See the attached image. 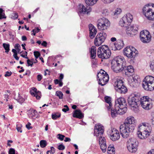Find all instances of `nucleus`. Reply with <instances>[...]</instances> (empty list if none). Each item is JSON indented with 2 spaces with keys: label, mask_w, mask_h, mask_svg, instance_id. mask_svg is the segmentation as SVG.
Here are the masks:
<instances>
[{
  "label": "nucleus",
  "mask_w": 154,
  "mask_h": 154,
  "mask_svg": "<svg viewBox=\"0 0 154 154\" xmlns=\"http://www.w3.org/2000/svg\"><path fill=\"white\" fill-rule=\"evenodd\" d=\"M136 120L132 116L128 117L125 120L124 123L120 125V132L124 138H127L130 133L133 132L136 126Z\"/></svg>",
  "instance_id": "obj_1"
},
{
  "label": "nucleus",
  "mask_w": 154,
  "mask_h": 154,
  "mask_svg": "<svg viewBox=\"0 0 154 154\" xmlns=\"http://www.w3.org/2000/svg\"><path fill=\"white\" fill-rule=\"evenodd\" d=\"M127 105L126 100L123 97H120L115 100L114 108H111V114L113 118L117 116L118 114L122 115L127 111Z\"/></svg>",
  "instance_id": "obj_2"
},
{
  "label": "nucleus",
  "mask_w": 154,
  "mask_h": 154,
  "mask_svg": "<svg viewBox=\"0 0 154 154\" xmlns=\"http://www.w3.org/2000/svg\"><path fill=\"white\" fill-rule=\"evenodd\" d=\"M126 61L124 58L121 56L114 58L111 62L112 69L116 73L123 71L124 67L126 65Z\"/></svg>",
  "instance_id": "obj_3"
},
{
  "label": "nucleus",
  "mask_w": 154,
  "mask_h": 154,
  "mask_svg": "<svg viewBox=\"0 0 154 154\" xmlns=\"http://www.w3.org/2000/svg\"><path fill=\"white\" fill-rule=\"evenodd\" d=\"M142 125L139 127L140 131L137 133L138 137L141 139H146L150 134L152 130V128L148 123H143Z\"/></svg>",
  "instance_id": "obj_4"
},
{
  "label": "nucleus",
  "mask_w": 154,
  "mask_h": 154,
  "mask_svg": "<svg viewBox=\"0 0 154 154\" xmlns=\"http://www.w3.org/2000/svg\"><path fill=\"white\" fill-rule=\"evenodd\" d=\"M142 86L146 90H154V77L150 75L146 76L143 81Z\"/></svg>",
  "instance_id": "obj_5"
},
{
  "label": "nucleus",
  "mask_w": 154,
  "mask_h": 154,
  "mask_svg": "<svg viewBox=\"0 0 154 154\" xmlns=\"http://www.w3.org/2000/svg\"><path fill=\"white\" fill-rule=\"evenodd\" d=\"M110 50L108 46L103 45L99 47L97 51L98 57L102 59H107L109 58L111 55Z\"/></svg>",
  "instance_id": "obj_6"
},
{
  "label": "nucleus",
  "mask_w": 154,
  "mask_h": 154,
  "mask_svg": "<svg viewBox=\"0 0 154 154\" xmlns=\"http://www.w3.org/2000/svg\"><path fill=\"white\" fill-rule=\"evenodd\" d=\"M140 98L139 97L135 94H132L128 98V102L131 109L136 110L138 106Z\"/></svg>",
  "instance_id": "obj_7"
},
{
  "label": "nucleus",
  "mask_w": 154,
  "mask_h": 154,
  "mask_svg": "<svg viewBox=\"0 0 154 154\" xmlns=\"http://www.w3.org/2000/svg\"><path fill=\"white\" fill-rule=\"evenodd\" d=\"M124 55L127 57L130 58L133 62L135 60V57L138 54V51L133 47H127L123 51Z\"/></svg>",
  "instance_id": "obj_8"
},
{
  "label": "nucleus",
  "mask_w": 154,
  "mask_h": 154,
  "mask_svg": "<svg viewBox=\"0 0 154 154\" xmlns=\"http://www.w3.org/2000/svg\"><path fill=\"white\" fill-rule=\"evenodd\" d=\"M114 86L116 91L119 93L125 94L127 92V88L124 85L123 82L121 79H117Z\"/></svg>",
  "instance_id": "obj_9"
},
{
  "label": "nucleus",
  "mask_w": 154,
  "mask_h": 154,
  "mask_svg": "<svg viewBox=\"0 0 154 154\" xmlns=\"http://www.w3.org/2000/svg\"><path fill=\"white\" fill-rule=\"evenodd\" d=\"M133 17L130 13H127L120 20L119 24L122 27H127L132 21Z\"/></svg>",
  "instance_id": "obj_10"
},
{
  "label": "nucleus",
  "mask_w": 154,
  "mask_h": 154,
  "mask_svg": "<svg viewBox=\"0 0 154 154\" xmlns=\"http://www.w3.org/2000/svg\"><path fill=\"white\" fill-rule=\"evenodd\" d=\"M109 21L105 17L99 19L97 21V27L100 30H106L110 26Z\"/></svg>",
  "instance_id": "obj_11"
},
{
  "label": "nucleus",
  "mask_w": 154,
  "mask_h": 154,
  "mask_svg": "<svg viewBox=\"0 0 154 154\" xmlns=\"http://www.w3.org/2000/svg\"><path fill=\"white\" fill-rule=\"evenodd\" d=\"M144 15L149 20H154V11L149 7V4L145 5L143 8Z\"/></svg>",
  "instance_id": "obj_12"
},
{
  "label": "nucleus",
  "mask_w": 154,
  "mask_h": 154,
  "mask_svg": "<svg viewBox=\"0 0 154 154\" xmlns=\"http://www.w3.org/2000/svg\"><path fill=\"white\" fill-rule=\"evenodd\" d=\"M143 99H140V103L142 107L145 109L148 110L152 107V100L149 97H143Z\"/></svg>",
  "instance_id": "obj_13"
},
{
  "label": "nucleus",
  "mask_w": 154,
  "mask_h": 154,
  "mask_svg": "<svg viewBox=\"0 0 154 154\" xmlns=\"http://www.w3.org/2000/svg\"><path fill=\"white\" fill-rule=\"evenodd\" d=\"M106 37V34L104 32L98 33L94 39V44L95 45L99 46L101 45L104 41Z\"/></svg>",
  "instance_id": "obj_14"
},
{
  "label": "nucleus",
  "mask_w": 154,
  "mask_h": 154,
  "mask_svg": "<svg viewBox=\"0 0 154 154\" xmlns=\"http://www.w3.org/2000/svg\"><path fill=\"white\" fill-rule=\"evenodd\" d=\"M141 40L144 43L149 42L151 40V36L148 31H143L140 32Z\"/></svg>",
  "instance_id": "obj_15"
},
{
  "label": "nucleus",
  "mask_w": 154,
  "mask_h": 154,
  "mask_svg": "<svg viewBox=\"0 0 154 154\" xmlns=\"http://www.w3.org/2000/svg\"><path fill=\"white\" fill-rule=\"evenodd\" d=\"M97 77L99 84L102 86L104 85L109 81V76L108 74H106L104 75L97 73Z\"/></svg>",
  "instance_id": "obj_16"
},
{
  "label": "nucleus",
  "mask_w": 154,
  "mask_h": 154,
  "mask_svg": "<svg viewBox=\"0 0 154 154\" xmlns=\"http://www.w3.org/2000/svg\"><path fill=\"white\" fill-rule=\"evenodd\" d=\"M138 30V26L134 25L130 27H128L126 29L127 35L130 36L135 35Z\"/></svg>",
  "instance_id": "obj_17"
},
{
  "label": "nucleus",
  "mask_w": 154,
  "mask_h": 154,
  "mask_svg": "<svg viewBox=\"0 0 154 154\" xmlns=\"http://www.w3.org/2000/svg\"><path fill=\"white\" fill-rule=\"evenodd\" d=\"M110 139L113 141L119 139L120 136L119 131L115 128L112 129L110 132Z\"/></svg>",
  "instance_id": "obj_18"
},
{
  "label": "nucleus",
  "mask_w": 154,
  "mask_h": 154,
  "mask_svg": "<svg viewBox=\"0 0 154 154\" xmlns=\"http://www.w3.org/2000/svg\"><path fill=\"white\" fill-rule=\"evenodd\" d=\"M124 43L122 40H118L117 43L111 45L112 49L114 51L120 50L124 46Z\"/></svg>",
  "instance_id": "obj_19"
},
{
  "label": "nucleus",
  "mask_w": 154,
  "mask_h": 154,
  "mask_svg": "<svg viewBox=\"0 0 154 154\" xmlns=\"http://www.w3.org/2000/svg\"><path fill=\"white\" fill-rule=\"evenodd\" d=\"M139 80L138 76L137 75H134L131 76L128 78V81L131 86L134 87L136 85V83H138Z\"/></svg>",
  "instance_id": "obj_20"
},
{
  "label": "nucleus",
  "mask_w": 154,
  "mask_h": 154,
  "mask_svg": "<svg viewBox=\"0 0 154 154\" xmlns=\"http://www.w3.org/2000/svg\"><path fill=\"white\" fill-rule=\"evenodd\" d=\"M104 132L103 127L101 125H96L94 129V135L97 137L103 134Z\"/></svg>",
  "instance_id": "obj_21"
},
{
  "label": "nucleus",
  "mask_w": 154,
  "mask_h": 154,
  "mask_svg": "<svg viewBox=\"0 0 154 154\" xmlns=\"http://www.w3.org/2000/svg\"><path fill=\"white\" fill-rule=\"evenodd\" d=\"M123 70L125 71V75L128 76H132L134 72L133 67L131 65H125V66L124 67Z\"/></svg>",
  "instance_id": "obj_22"
},
{
  "label": "nucleus",
  "mask_w": 154,
  "mask_h": 154,
  "mask_svg": "<svg viewBox=\"0 0 154 154\" xmlns=\"http://www.w3.org/2000/svg\"><path fill=\"white\" fill-rule=\"evenodd\" d=\"M78 8L80 13L83 14H88L91 11V9L90 7L86 8L82 4H80L78 6Z\"/></svg>",
  "instance_id": "obj_23"
},
{
  "label": "nucleus",
  "mask_w": 154,
  "mask_h": 154,
  "mask_svg": "<svg viewBox=\"0 0 154 154\" xmlns=\"http://www.w3.org/2000/svg\"><path fill=\"white\" fill-rule=\"evenodd\" d=\"M89 36L91 38L93 39L95 37L97 33V29L92 24L89 25Z\"/></svg>",
  "instance_id": "obj_24"
},
{
  "label": "nucleus",
  "mask_w": 154,
  "mask_h": 154,
  "mask_svg": "<svg viewBox=\"0 0 154 154\" xmlns=\"http://www.w3.org/2000/svg\"><path fill=\"white\" fill-rule=\"evenodd\" d=\"M32 90H30V94L34 97H35L37 99H39L41 98V93L39 91H37L36 88L33 87Z\"/></svg>",
  "instance_id": "obj_25"
},
{
  "label": "nucleus",
  "mask_w": 154,
  "mask_h": 154,
  "mask_svg": "<svg viewBox=\"0 0 154 154\" xmlns=\"http://www.w3.org/2000/svg\"><path fill=\"white\" fill-rule=\"evenodd\" d=\"M138 142L137 140L134 138H131L128 139L127 141V147H131L132 145L135 146L138 145Z\"/></svg>",
  "instance_id": "obj_26"
},
{
  "label": "nucleus",
  "mask_w": 154,
  "mask_h": 154,
  "mask_svg": "<svg viewBox=\"0 0 154 154\" xmlns=\"http://www.w3.org/2000/svg\"><path fill=\"white\" fill-rule=\"evenodd\" d=\"M73 117L74 118H76L81 119L83 118L84 115L82 113L80 110L77 109L74 111Z\"/></svg>",
  "instance_id": "obj_27"
},
{
  "label": "nucleus",
  "mask_w": 154,
  "mask_h": 154,
  "mask_svg": "<svg viewBox=\"0 0 154 154\" xmlns=\"http://www.w3.org/2000/svg\"><path fill=\"white\" fill-rule=\"evenodd\" d=\"M105 102L109 104V106L106 105L107 106V109L108 110H109L112 107V104L111 102V98L109 96H106L105 97Z\"/></svg>",
  "instance_id": "obj_28"
},
{
  "label": "nucleus",
  "mask_w": 154,
  "mask_h": 154,
  "mask_svg": "<svg viewBox=\"0 0 154 154\" xmlns=\"http://www.w3.org/2000/svg\"><path fill=\"white\" fill-rule=\"evenodd\" d=\"M91 57L92 59H94L95 58L96 53V48L94 46L91 47L90 51Z\"/></svg>",
  "instance_id": "obj_29"
},
{
  "label": "nucleus",
  "mask_w": 154,
  "mask_h": 154,
  "mask_svg": "<svg viewBox=\"0 0 154 154\" xmlns=\"http://www.w3.org/2000/svg\"><path fill=\"white\" fill-rule=\"evenodd\" d=\"M107 152L108 154H115V149L113 144H110L109 146Z\"/></svg>",
  "instance_id": "obj_30"
},
{
  "label": "nucleus",
  "mask_w": 154,
  "mask_h": 154,
  "mask_svg": "<svg viewBox=\"0 0 154 154\" xmlns=\"http://www.w3.org/2000/svg\"><path fill=\"white\" fill-rule=\"evenodd\" d=\"M138 145H132L131 147H128V149L129 151L131 152H135L137 150V147Z\"/></svg>",
  "instance_id": "obj_31"
},
{
  "label": "nucleus",
  "mask_w": 154,
  "mask_h": 154,
  "mask_svg": "<svg viewBox=\"0 0 154 154\" xmlns=\"http://www.w3.org/2000/svg\"><path fill=\"white\" fill-rule=\"evenodd\" d=\"M98 0H85L86 4L88 5H93Z\"/></svg>",
  "instance_id": "obj_32"
},
{
  "label": "nucleus",
  "mask_w": 154,
  "mask_h": 154,
  "mask_svg": "<svg viewBox=\"0 0 154 154\" xmlns=\"http://www.w3.org/2000/svg\"><path fill=\"white\" fill-rule=\"evenodd\" d=\"M37 114V112L35 110H32L29 112V115L30 117L32 118L35 117Z\"/></svg>",
  "instance_id": "obj_33"
},
{
  "label": "nucleus",
  "mask_w": 154,
  "mask_h": 154,
  "mask_svg": "<svg viewBox=\"0 0 154 154\" xmlns=\"http://www.w3.org/2000/svg\"><path fill=\"white\" fill-rule=\"evenodd\" d=\"M100 148L103 152H105L106 151V143L100 144Z\"/></svg>",
  "instance_id": "obj_34"
},
{
  "label": "nucleus",
  "mask_w": 154,
  "mask_h": 154,
  "mask_svg": "<svg viewBox=\"0 0 154 154\" xmlns=\"http://www.w3.org/2000/svg\"><path fill=\"white\" fill-rule=\"evenodd\" d=\"M55 95L58 97L60 99H61L63 98V94L61 91H56Z\"/></svg>",
  "instance_id": "obj_35"
},
{
  "label": "nucleus",
  "mask_w": 154,
  "mask_h": 154,
  "mask_svg": "<svg viewBox=\"0 0 154 154\" xmlns=\"http://www.w3.org/2000/svg\"><path fill=\"white\" fill-rule=\"evenodd\" d=\"M99 144L106 143L105 138L103 137L100 136L99 138Z\"/></svg>",
  "instance_id": "obj_36"
},
{
  "label": "nucleus",
  "mask_w": 154,
  "mask_h": 154,
  "mask_svg": "<svg viewBox=\"0 0 154 154\" xmlns=\"http://www.w3.org/2000/svg\"><path fill=\"white\" fill-rule=\"evenodd\" d=\"M3 46L5 50V52L8 53L9 50V44L3 43Z\"/></svg>",
  "instance_id": "obj_37"
},
{
  "label": "nucleus",
  "mask_w": 154,
  "mask_h": 154,
  "mask_svg": "<svg viewBox=\"0 0 154 154\" xmlns=\"http://www.w3.org/2000/svg\"><path fill=\"white\" fill-rule=\"evenodd\" d=\"M12 51L14 53L13 55L14 57L16 60H18L19 59V57L17 56V52L16 49H13Z\"/></svg>",
  "instance_id": "obj_38"
},
{
  "label": "nucleus",
  "mask_w": 154,
  "mask_h": 154,
  "mask_svg": "<svg viewBox=\"0 0 154 154\" xmlns=\"http://www.w3.org/2000/svg\"><path fill=\"white\" fill-rule=\"evenodd\" d=\"M40 144L41 147L44 148L47 145V142L45 140H42L40 141Z\"/></svg>",
  "instance_id": "obj_39"
},
{
  "label": "nucleus",
  "mask_w": 154,
  "mask_h": 154,
  "mask_svg": "<svg viewBox=\"0 0 154 154\" xmlns=\"http://www.w3.org/2000/svg\"><path fill=\"white\" fill-rule=\"evenodd\" d=\"M20 56L22 57L29 59L28 57H27V52L26 51H21V52L20 53Z\"/></svg>",
  "instance_id": "obj_40"
},
{
  "label": "nucleus",
  "mask_w": 154,
  "mask_h": 154,
  "mask_svg": "<svg viewBox=\"0 0 154 154\" xmlns=\"http://www.w3.org/2000/svg\"><path fill=\"white\" fill-rule=\"evenodd\" d=\"M4 11L2 8H0V19H2L4 18H5V17Z\"/></svg>",
  "instance_id": "obj_41"
},
{
  "label": "nucleus",
  "mask_w": 154,
  "mask_h": 154,
  "mask_svg": "<svg viewBox=\"0 0 154 154\" xmlns=\"http://www.w3.org/2000/svg\"><path fill=\"white\" fill-rule=\"evenodd\" d=\"M55 151V149L53 147H51V150L47 151L46 152L47 154H48L49 152L50 153V154H54Z\"/></svg>",
  "instance_id": "obj_42"
},
{
  "label": "nucleus",
  "mask_w": 154,
  "mask_h": 154,
  "mask_svg": "<svg viewBox=\"0 0 154 154\" xmlns=\"http://www.w3.org/2000/svg\"><path fill=\"white\" fill-rule=\"evenodd\" d=\"M61 115L59 114L57 115L56 114H52V118L54 120H55L57 118L60 117V116Z\"/></svg>",
  "instance_id": "obj_43"
},
{
  "label": "nucleus",
  "mask_w": 154,
  "mask_h": 154,
  "mask_svg": "<svg viewBox=\"0 0 154 154\" xmlns=\"http://www.w3.org/2000/svg\"><path fill=\"white\" fill-rule=\"evenodd\" d=\"M18 17V14L17 13L13 12L12 14L11 18L15 20Z\"/></svg>",
  "instance_id": "obj_44"
},
{
  "label": "nucleus",
  "mask_w": 154,
  "mask_h": 154,
  "mask_svg": "<svg viewBox=\"0 0 154 154\" xmlns=\"http://www.w3.org/2000/svg\"><path fill=\"white\" fill-rule=\"evenodd\" d=\"M122 12V10L121 9L119 8H116L114 12V15H118L120 14Z\"/></svg>",
  "instance_id": "obj_45"
},
{
  "label": "nucleus",
  "mask_w": 154,
  "mask_h": 154,
  "mask_svg": "<svg viewBox=\"0 0 154 154\" xmlns=\"http://www.w3.org/2000/svg\"><path fill=\"white\" fill-rule=\"evenodd\" d=\"M57 148L59 150H63L65 149V146L63 144L59 145L57 147Z\"/></svg>",
  "instance_id": "obj_46"
},
{
  "label": "nucleus",
  "mask_w": 154,
  "mask_h": 154,
  "mask_svg": "<svg viewBox=\"0 0 154 154\" xmlns=\"http://www.w3.org/2000/svg\"><path fill=\"white\" fill-rule=\"evenodd\" d=\"M34 56L36 59H37L38 57L40 56V53L38 51H34Z\"/></svg>",
  "instance_id": "obj_47"
},
{
  "label": "nucleus",
  "mask_w": 154,
  "mask_h": 154,
  "mask_svg": "<svg viewBox=\"0 0 154 154\" xmlns=\"http://www.w3.org/2000/svg\"><path fill=\"white\" fill-rule=\"evenodd\" d=\"M150 67L151 69L153 72H154V60L152 61L150 64Z\"/></svg>",
  "instance_id": "obj_48"
},
{
  "label": "nucleus",
  "mask_w": 154,
  "mask_h": 154,
  "mask_svg": "<svg viewBox=\"0 0 154 154\" xmlns=\"http://www.w3.org/2000/svg\"><path fill=\"white\" fill-rule=\"evenodd\" d=\"M18 152L13 148H10V154H17Z\"/></svg>",
  "instance_id": "obj_49"
},
{
  "label": "nucleus",
  "mask_w": 154,
  "mask_h": 154,
  "mask_svg": "<svg viewBox=\"0 0 154 154\" xmlns=\"http://www.w3.org/2000/svg\"><path fill=\"white\" fill-rule=\"evenodd\" d=\"M27 62L28 66H31V67L32 66L33 63L32 61H31L29 59H28L27 60Z\"/></svg>",
  "instance_id": "obj_50"
},
{
  "label": "nucleus",
  "mask_w": 154,
  "mask_h": 154,
  "mask_svg": "<svg viewBox=\"0 0 154 154\" xmlns=\"http://www.w3.org/2000/svg\"><path fill=\"white\" fill-rule=\"evenodd\" d=\"M104 3H110L113 2L114 0H101Z\"/></svg>",
  "instance_id": "obj_51"
},
{
  "label": "nucleus",
  "mask_w": 154,
  "mask_h": 154,
  "mask_svg": "<svg viewBox=\"0 0 154 154\" xmlns=\"http://www.w3.org/2000/svg\"><path fill=\"white\" fill-rule=\"evenodd\" d=\"M57 135L59 136V137H58V139L61 141L63 140L64 138L65 137V136L64 135L60 134H58Z\"/></svg>",
  "instance_id": "obj_52"
},
{
  "label": "nucleus",
  "mask_w": 154,
  "mask_h": 154,
  "mask_svg": "<svg viewBox=\"0 0 154 154\" xmlns=\"http://www.w3.org/2000/svg\"><path fill=\"white\" fill-rule=\"evenodd\" d=\"M98 73L102 75H105V74H107V73L106 72L102 69H100L99 71V72H98Z\"/></svg>",
  "instance_id": "obj_53"
},
{
  "label": "nucleus",
  "mask_w": 154,
  "mask_h": 154,
  "mask_svg": "<svg viewBox=\"0 0 154 154\" xmlns=\"http://www.w3.org/2000/svg\"><path fill=\"white\" fill-rule=\"evenodd\" d=\"M31 125V123L30 122H28V123L26 125V127L28 130H29V129L32 128V127L30 126Z\"/></svg>",
  "instance_id": "obj_54"
},
{
  "label": "nucleus",
  "mask_w": 154,
  "mask_h": 154,
  "mask_svg": "<svg viewBox=\"0 0 154 154\" xmlns=\"http://www.w3.org/2000/svg\"><path fill=\"white\" fill-rule=\"evenodd\" d=\"M40 31V29L38 28H38H35V29H34L32 30V32H35L36 33H38Z\"/></svg>",
  "instance_id": "obj_55"
},
{
  "label": "nucleus",
  "mask_w": 154,
  "mask_h": 154,
  "mask_svg": "<svg viewBox=\"0 0 154 154\" xmlns=\"http://www.w3.org/2000/svg\"><path fill=\"white\" fill-rule=\"evenodd\" d=\"M14 48L16 50L21 48L20 45L19 44H16L14 46Z\"/></svg>",
  "instance_id": "obj_56"
},
{
  "label": "nucleus",
  "mask_w": 154,
  "mask_h": 154,
  "mask_svg": "<svg viewBox=\"0 0 154 154\" xmlns=\"http://www.w3.org/2000/svg\"><path fill=\"white\" fill-rule=\"evenodd\" d=\"M42 75H41L39 74L37 75V80L38 81H40L42 79Z\"/></svg>",
  "instance_id": "obj_57"
},
{
  "label": "nucleus",
  "mask_w": 154,
  "mask_h": 154,
  "mask_svg": "<svg viewBox=\"0 0 154 154\" xmlns=\"http://www.w3.org/2000/svg\"><path fill=\"white\" fill-rule=\"evenodd\" d=\"M17 129L18 132H20V133H21L22 131L21 127L19 126H18L17 125Z\"/></svg>",
  "instance_id": "obj_58"
},
{
  "label": "nucleus",
  "mask_w": 154,
  "mask_h": 154,
  "mask_svg": "<svg viewBox=\"0 0 154 154\" xmlns=\"http://www.w3.org/2000/svg\"><path fill=\"white\" fill-rule=\"evenodd\" d=\"M16 100H18V101H20L22 102H23L24 101V99L23 98L21 97L20 96H19V98L17 99Z\"/></svg>",
  "instance_id": "obj_59"
},
{
  "label": "nucleus",
  "mask_w": 154,
  "mask_h": 154,
  "mask_svg": "<svg viewBox=\"0 0 154 154\" xmlns=\"http://www.w3.org/2000/svg\"><path fill=\"white\" fill-rule=\"evenodd\" d=\"M30 73L31 72L29 70H27L26 71V73L24 74V75H28V76H29Z\"/></svg>",
  "instance_id": "obj_60"
},
{
  "label": "nucleus",
  "mask_w": 154,
  "mask_h": 154,
  "mask_svg": "<svg viewBox=\"0 0 154 154\" xmlns=\"http://www.w3.org/2000/svg\"><path fill=\"white\" fill-rule=\"evenodd\" d=\"M41 45H42L44 47H46L47 45V42L45 41H44L42 42Z\"/></svg>",
  "instance_id": "obj_61"
},
{
  "label": "nucleus",
  "mask_w": 154,
  "mask_h": 154,
  "mask_svg": "<svg viewBox=\"0 0 154 154\" xmlns=\"http://www.w3.org/2000/svg\"><path fill=\"white\" fill-rule=\"evenodd\" d=\"M147 154H154V149L151 150Z\"/></svg>",
  "instance_id": "obj_62"
},
{
  "label": "nucleus",
  "mask_w": 154,
  "mask_h": 154,
  "mask_svg": "<svg viewBox=\"0 0 154 154\" xmlns=\"http://www.w3.org/2000/svg\"><path fill=\"white\" fill-rule=\"evenodd\" d=\"M70 140H71L70 139L69 137H66L65 138V139L64 140V141L66 142L70 141Z\"/></svg>",
  "instance_id": "obj_63"
},
{
  "label": "nucleus",
  "mask_w": 154,
  "mask_h": 154,
  "mask_svg": "<svg viewBox=\"0 0 154 154\" xmlns=\"http://www.w3.org/2000/svg\"><path fill=\"white\" fill-rule=\"evenodd\" d=\"M22 40L23 41H26L27 40V38L25 36H24V35L22 37Z\"/></svg>",
  "instance_id": "obj_64"
}]
</instances>
